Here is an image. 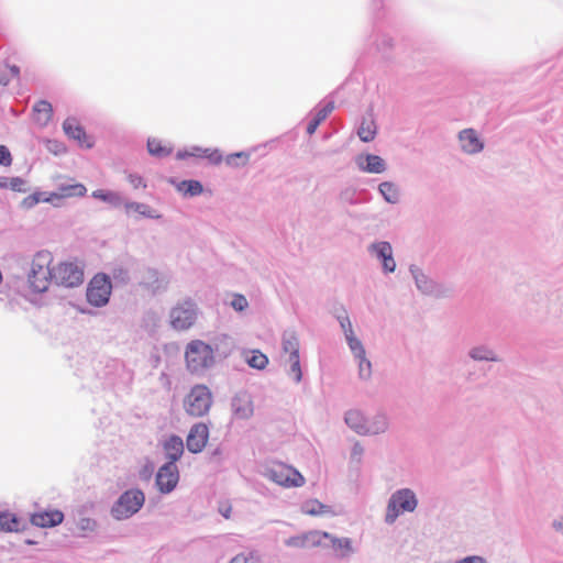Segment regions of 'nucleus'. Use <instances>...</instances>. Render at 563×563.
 <instances>
[{
	"mask_svg": "<svg viewBox=\"0 0 563 563\" xmlns=\"http://www.w3.org/2000/svg\"><path fill=\"white\" fill-rule=\"evenodd\" d=\"M128 180L132 185L133 188L137 189L140 187H146L144 179L139 174H129Z\"/></svg>",
	"mask_w": 563,
	"mask_h": 563,
	"instance_id": "obj_49",
	"label": "nucleus"
},
{
	"mask_svg": "<svg viewBox=\"0 0 563 563\" xmlns=\"http://www.w3.org/2000/svg\"><path fill=\"white\" fill-rule=\"evenodd\" d=\"M471 356L474 360H486V361H495L494 354L492 351L484 349H473L471 352Z\"/></svg>",
	"mask_w": 563,
	"mask_h": 563,
	"instance_id": "obj_44",
	"label": "nucleus"
},
{
	"mask_svg": "<svg viewBox=\"0 0 563 563\" xmlns=\"http://www.w3.org/2000/svg\"><path fill=\"white\" fill-rule=\"evenodd\" d=\"M53 282L58 286L74 288L84 282V272L74 263H60L55 267Z\"/></svg>",
	"mask_w": 563,
	"mask_h": 563,
	"instance_id": "obj_10",
	"label": "nucleus"
},
{
	"mask_svg": "<svg viewBox=\"0 0 563 563\" xmlns=\"http://www.w3.org/2000/svg\"><path fill=\"white\" fill-rule=\"evenodd\" d=\"M301 512L307 516L320 517V516H335L336 512L329 505H324L318 499H308L301 505Z\"/></svg>",
	"mask_w": 563,
	"mask_h": 563,
	"instance_id": "obj_19",
	"label": "nucleus"
},
{
	"mask_svg": "<svg viewBox=\"0 0 563 563\" xmlns=\"http://www.w3.org/2000/svg\"><path fill=\"white\" fill-rule=\"evenodd\" d=\"M358 358V366H360V374L362 377H368L371 374V362L366 360L365 356L357 357Z\"/></svg>",
	"mask_w": 563,
	"mask_h": 563,
	"instance_id": "obj_48",
	"label": "nucleus"
},
{
	"mask_svg": "<svg viewBox=\"0 0 563 563\" xmlns=\"http://www.w3.org/2000/svg\"><path fill=\"white\" fill-rule=\"evenodd\" d=\"M177 190L184 196L196 197L202 194L203 186L201 181L197 179H185L177 184Z\"/></svg>",
	"mask_w": 563,
	"mask_h": 563,
	"instance_id": "obj_31",
	"label": "nucleus"
},
{
	"mask_svg": "<svg viewBox=\"0 0 563 563\" xmlns=\"http://www.w3.org/2000/svg\"><path fill=\"white\" fill-rule=\"evenodd\" d=\"M373 251L377 257L382 260L383 267L386 272L391 273L396 268L395 260L393 258V250L388 242H379L372 245Z\"/></svg>",
	"mask_w": 563,
	"mask_h": 563,
	"instance_id": "obj_20",
	"label": "nucleus"
},
{
	"mask_svg": "<svg viewBox=\"0 0 563 563\" xmlns=\"http://www.w3.org/2000/svg\"><path fill=\"white\" fill-rule=\"evenodd\" d=\"M197 313V303L190 298L185 299L170 310V324L176 330H187L195 323Z\"/></svg>",
	"mask_w": 563,
	"mask_h": 563,
	"instance_id": "obj_9",
	"label": "nucleus"
},
{
	"mask_svg": "<svg viewBox=\"0 0 563 563\" xmlns=\"http://www.w3.org/2000/svg\"><path fill=\"white\" fill-rule=\"evenodd\" d=\"M283 352L288 355L286 360L290 365V375L299 383L302 378L299 360V341L294 333H286L283 338Z\"/></svg>",
	"mask_w": 563,
	"mask_h": 563,
	"instance_id": "obj_11",
	"label": "nucleus"
},
{
	"mask_svg": "<svg viewBox=\"0 0 563 563\" xmlns=\"http://www.w3.org/2000/svg\"><path fill=\"white\" fill-rule=\"evenodd\" d=\"M345 422L360 434H377L387 428L384 416H377L372 421H367L358 410H350L345 416Z\"/></svg>",
	"mask_w": 563,
	"mask_h": 563,
	"instance_id": "obj_7",
	"label": "nucleus"
},
{
	"mask_svg": "<svg viewBox=\"0 0 563 563\" xmlns=\"http://www.w3.org/2000/svg\"><path fill=\"white\" fill-rule=\"evenodd\" d=\"M355 453H356V454H362V453H363V451H362V450H355Z\"/></svg>",
	"mask_w": 563,
	"mask_h": 563,
	"instance_id": "obj_61",
	"label": "nucleus"
},
{
	"mask_svg": "<svg viewBox=\"0 0 563 563\" xmlns=\"http://www.w3.org/2000/svg\"><path fill=\"white\" fill-rule=\"evenodd\" d=\"M196 153L194 151V146L190 150H179L176 153L177 159H187L189 157H195Z\"/></svg>",
	"mask_w": 563,
	"mask_h": 563,
	"instance_id": "obj_50",
	"label": "nucleus"
},
{
	"mask_svg": "<svg viewBox=\"0 0 563 563\" xmlns=\"http://www.w3.org/2000/svg\"><path fill=\"white\" fill-rule=\"evenodd\" d=\"M52 260V254L48 251H40L34 255L27 273V283L33 292L46 291L49 283L53 282L55 267L49 266Z\"/></svg>",
	"mask_w": 563,
	"mask_h": 563,
	"instance_id": "obj_1",
	"label": "nucleus"
},
{
	"mask_svg": "<svg viewBox=\"0 0 563 563\" xmlns=\"http://www.w3.org/2000/svg\"><path fill=\"white\" fill-rule=\"evenodd\" d=\"M363 142H371L376 135V125L372 120H363L357 132Z\"/></svg>",
	"mask_w": 563,
	"mask_h": 563,
	"instance_id": "obj_35",
	"label": "nucleus"
},
{
	"mask_svg": "<svg viewBox=\"0 0 563 563\" xmlns=\"http://www.w3.org/2000/svg\"><path fill=\"white\" fill-rule=\"evenodd\" d=\"M213 402L212 393L203 384L194 385L184 399V408L191 417L206 416Z\"/></svg>",
	"mask_w": 563,
	"mask_h": 563,
	"instance_id": "obj_3",
	"label": "nucleus"
},
{
	"mask_svg": "<svg viewBox=\"0 0 563 563\" xmlns=\"http://www.w3.org/2000/svg\"><path fill=\"white\" fill-rule=\"evenodd\" d=\"M224 305L232 307L235 311H243L246 308V297L242 294H227L223 298Z\"/></svg>",
	"mask_w": 563,
	"mask_h": 563,
	"instance_id": "obj_36",
	"label": "nucleus"
},
{
	"mask_svg": "<svg viewBox=\"0 0 563 563\" xmlns=\"http://www.w3.org/2000/svg\"><path fill=\"white\" fill-rule=\"evenodd\" d=\"M91 197L103 201L110 205L113 208H120L124 206L126 201H124L123 196L119 191H113L109 189H96L92 191Z\"/></svg>",
	"mask_w": 563,
	"mask_h": 563,
	"instance_id": "obj_23",
	"label": "nucleus"
},
{
	"mask_svg": "<svg viewBox=\"0 0 563 563\" xmlns=\"http://www.w3.org/2000/svg\"><path fill=\"white\" fill-rule=\"evenodd\" d=\"M124 208L126 213L130 211L137 212L140 216L147 219H158L161 214L156 212V210L152 209L148 205L136 201H126L124 203Z\"/></svg>",
	"mask_w": 563,
	"mask_h": 563,
	"instance_id": "obj_30",
	"label": "nucleus"
},
{
	"mask_svg": "<svg viewBox=\"0 0 563 563\" xmlns=\"http://www.w3.org/2000/svg\"><path fill=\"white\" fill-rule=\"evenodd\" d=\"M10 69H11V73H12L13 75H15V76H18V75H19V73H20V68H19L18 66H15V65H14V66H12Z\"/></svg>",
	"mask_w": 563,
	"mask_h": 563,
	"instance_id": "obj_57",
	"label": "nucleus"
},
{
	"mask_svg": "<svg viewBox=\"0 0 563 563\" xmlns=\"http://www.w3.org/2000/svg\"><path fill=\"white\" fill-rule=\"evenodd\" d=\"M12 155L5 145H0V166L9 167L12 165Z\"/></svg>",
	"mask_w": 563,
	"mask_h": 563,
	"instance_id": "obj_45",
	"label": "nucleus"
},
{
	"mask_svg": "<svg viewBox=\"0 0 563 563\" xmlns=\"http://www.w3.org/2000/svg\"><path fill=\"white\" fill-rule=\"evenodd\" d=\"M219 511L225 518H230L231 505L228 501H223L219 505Z\"/></svg>",
	"mask_w": 563,
	"mask_h": 563,
	"instance_id": "obj_51",
	"label": "nucleus"
},
{
	"mask_svg": "<svg viewBox=\"0 0 563 563\" xmlns=\"http://www.w3.org/2000/svg\"><path fill=\"white\" fill-rule=\"evenodd\" d=\"M411 272H412V273H413V275H415V278H416V280H417L418 288L426 290V289L420 285V280H419L418 275H416V271H415V269H411Z\"/></svg>",
	"mask_w": 563,
	"mask_h": 563,
	"instance_id": "obj_56",
	"label": "nucleus"
},
{
	"mask_svg": "<svg viewBox=\"0 0 563 563\" xmlns=\"http://www.w3.org/2000/svg\"><path fill=\"white\" fill-rule=\"evenodd\" d=\"M459 563H485L482 556L473 555L461 560Z\"/></svg>",
	"mask_w": 563,
	"mask_h": 563,
	"instance_id": "obj_52",
	"label": "nucleus"
},
{
	"mask_svg": "<svg viewBox=\"0 0 563 563\" xmlns=\"http://www.w3.org/2000/svg\"><path fill=\"white\" fill-rule=\"evenodd\" d=\"M225 161V164L230 167H238L240 165H245L246 163V152L245 151H239L232 154H229L223 157Z\"/></svg>",
	"mask_w": 563,
	"mask_h": 563,
	"instance_id": "obj_41",
	"label": "nucleus"
},
{
	"mask_svg": "<svg viewBox=\"0 0 563 563\" xmlns=\"http://www.w3.org/2000/svg\"><path fill=\"white\" fill-rule=\"evenodd\" d=\"M232 420L246 419V390L238 391L231 398Z\"/></svg>",
	"mask_w": 563,
	"mask_h": 563,
	"instance_id": "obj_24",
	"label": "nucleus"
},
{
	"mask_svg": "<svg viewBox=\"0 0 563 563\" xmlns=\"http://www.w3.org/2000/svg\"><path fill=\"white\" fill-rule=\"evenodd\" d=\"M345 338L349 343L350 349L354 353L356 357L365 356V350L361 343V341L355 338L353 329H349L345 331Z\"/></svg>",
	"mask_w": 563,
	"mask_h": 563,
	"instance_id": "obj_37",
	"label": "nucleus"
},
{
	"mask_svg": "<svg viewBox=\"0 0 563 563\" xmlns=\"http://www.w3.org/2000/svg\"><path fill=\"white\" fill-rule=\"evenodd\" d=\"M0 188L8 189V177L0 176Z\"/></svg>",
	"mask_w": 563,
	"mask_h": 563,
	"instance_id": "obj_55",
	"label": "nucleus"
},
{
	"mask_svg": "<svg viewBox=\"0 0 563 563\" xmlns=\"http://www.w3.org/2000/svg\"><path fill=\"white\" fill-rule=\"evenodd\" d=\"M19 522L14 515L10 512H0V531H16Z\"/></svg>",
	"mask_w": 563,
	"mask_h": 563,
	"instance_id": "obj_38",
	"label": "nucleus"
},
{
	"mask_svg": "<svg viewBox=\"0 0 563 563\" xmlns=\"http://www.w3.org/2000/svg\"><path fill=\"white\" fill-rule=\"evenodd\" d=\"M379 191L386 199V201L395 203L398 201L399 194L398 189L391 183H383L379 185Z\"/></svg>",
	"mask_w": 563,
	"mask_h": 563,
	"instance_id": "obj_39",
	"label": "nucleus"
},
{
	"mask_svg": "<svg viewBox=\"0 0 563 563\" xmlns=\"http://www.w3.org/2000/svg\"><path fill=\"white\" fill-rule=\"evenodd\" d=\"M187 368L192 374H202L213 366V347L201 340L189 342L185 351Z\"/></svg>",
	"mask_w": 563,
	"mask_h": 563,
	"instance_id": "obj_2",
	"label": "nucleus"
},
{
	"mask_svg": "<svg viewBox=\"0 0 563 563\" xmlns=\"http://www.w3.org/2000/svg\"><path fill=\"white\" fill-rule=\"evenodd\" d=\"M112 294V282L108 274L98 273L88 283L86 299L89 305L101 308L108 305Z\"/></svg>",
	"mask_w": 563,
	"mask_h": 563,
	"instance_id": "obj_4",
	"label": "nucleus"
},
{
	"mask_svg": "<svg viewBox=\"0 0 563 563\" xmlns=\"http://www.w3.org/2000/svg\"><path fill=\"white\" fill-rule=\"evenodd\" d=\"M340 324H341V327H342V329H343V331H344V332H345L346 330H349V329H352L351 321H350L349 317H346V316H345V317L340 318Z\"/></svg>",
	"mask_w": 563,
	"mask_h": 563,
	"instance_id": "obj_53",
	"label": "nucleus"
},
{
	"mask_svg": "<svg viewBox=\"0 0 563 563\" xmlns=\"http://www.w3.org/2000/svg\"><path fill=\"white\" fill-rule=\"evenodd\" d=\"M286 544L294 548H307L305 533L289 538L286 541Z\"/></svg>",
	"mask_w": 563,
	"mask_h": 563,
	"instance_id": "obj_47",
	"label": "nucleus"
},
{
	"mask_svg": "<svg viewBox=\"0 0 563 563\" xmlns=\"http://www.w3.org/2000/svg\"><path fill=\"white\" fill-rule=\"evenodd\" d=\"M328 538H330V533L317 530L305 533L307 548L327 545L324 540H328Z\"/></svg>",
	"mask_w": 563,
	"mask_h": 563,
	"instance_id": "obj_34",
	"label": "nucleus"
},
{
	"mask_svg": "<svg viewBox=\"0 0 563 563\" xmlns=\"http://www.w3.org/2000/svg\"><path fill=\"white\" fill-rule=\"evenodd\" d=\"M58 194L55 199L70 198V197H84L87 192V188L80 184H62L58 187Z\"/></svg>",
	"mask_w": 563,
	"mask_h": 563,
	"instance_id": "obj_29",
	"label": "nucleus"
},
{
	"mask_svg": "<svg viewBox=\"0 0 563 563\" xmlns=\"http://www.w3.org/2000/svg\"><path fill=\"white\" fill-rule=\"evenodd\" d=\"M333 110V102H329L322 109H320L314 115V118L307 125V133L310 135L313 134L318 126L320 125V123L323 122Z\"/></svg>",
	"mask_w": 563,
	"mask_h": 563,
	"instance_id": "obj_32",
	"label": "nucleus"
},
{
	"mask_svg": "<svg viewBox=\"0 0 563 563\" xmlns=\"http://www.w3.org/2000/svg\"><path fill=\"white\" fill-rule=\"evenodd\" d=\"M268 364V357L262 352L254 350L252 356L249 357V366L256 369H264Z\"/></svg>",
	"mask_w": 563,
	"mask_h": 563,
	"instance_id": "obj_40",
	"label": "nucleus"
},
{
	"mask_svg": "<svg viewBox=\"0 0 563 563\" xmlns=\"http://www.w3.org/2000/svg\"><path fill=\"white\" fill-rule=\"evenodd\" d=\"M175 460H170L163 465L156 475V485L159 492L167 494L170 493L179 481L178 468L174 463Z\"/></svg>",
	"mask_w": 563,
	"mask_h": 563,
	"instance_id": "obj_13",
	"label": "nucleus"
},
{
	"mask_svg": "<svg viewBox=\"0 0 563 563\" xmlns=\"http://www.w3.org/2000/svg\"><path fill=\"white\" fill-rule=\"evenodd\" d=\"M164 457H181L184 453V441L177 434H170L162 442Z\"/></svg>",
	"mask_w": 563,
	"mask_h": 563,
	"instance_id": "obj_22",
	"label": "nucleus"
},
{
	"mask_svg": "<svg viewBox=\"0 0 563 563\" xmlns=\"http://www.w3.org/2000/svg\"><path fill=\"white\" fill-rule=\"evenodd\" d=\"M146 148L151 156L157 158L167 157L173 153V146L164 145L162 141L156 137L147 139Z\"/></svg>",
	"mask_w": 563,
	"mask_h": 563,
	"instance_id": "obj_28",
	"label": "nucleus"
},
{
	"mask_svg": "<svg viewBox=\"0 0 563 563\" xmlns=\"http://www.w3.org/2000/svg\"><path fill=\"white\" fill-rule=\"evenodd\" d=\"M55 197H57V192L47 194V192H43V191H35V192L29 195L27 197H25L21 201V208L25 209V210H30L42 201L48 202V203H54Z\"/></svg>",
	"mask_w": 563,
	"mask_h": 563,
	"instance_id": "obj_25",
	"label": "nucleus"
},
{
	"mask_svg": "<svg viewBox=\"0 0 563 563\" xmlns=\"http://www.w3.org/2000/svg\"><path fill=\"white\" fill-rule=\"evenodd\" d=\"M64 520V514L59 510H40L31 515L32 525L41 528L58 526Z\"/></svg>",
	"mask_w": 563,
	"mask_h": 563,
	"instance_id": "obj_16",
	"label": "nucleus"
},
{
	"mask_svg": "<svg viewBox=\"0 0 563 563\" xmlns=\"http://www.w3.org/2000/svg\"><path fill=\"white\" fill-rule=\"evenodd\" d=\"M46 148L48 152L53 153L54 155H62V154L66 153L65 144L57 140H47Z\"/></svg>",
	"mask_w": 563,
	"mask_h": 563,
	"instance_id": "obj_43",
	"label": "nucleus"
},
{
	"mask_svg": "<svg viewBox=\"0 0 563 563\" xmlns=\"http://www.w3.org/2000/svg\"><path fill=\"white\" fill-rule=\"evenodd\" d=\"M230 563H246V556L244 554H238Z\"/></svg>",
	"mask_w": 563,
	"mask_h": 563,
	"instance_id": "obj_54",
	"label": "nucleus"
},
{
	"mask_svg": "<svg viewBox=\"0 0 563 563\" xmlns=\"http://www.w3.org/2000/svg\"><path fill=\"white\" fill-rule=\"evenodd\" d=\"M64 133L79 143L80 146L91 148L93 143L88 141V135L82 125H80L75 118H67L63 122Z\"/></svg>",
	"mask_w": 563,
	"mask_h": 563,
	"instance_id": "obj_15",
	"label": "nucleus"
},
{
	"mask_svg": "<svg viewBox=\"0 0 563 563\" xmlns=\"http://www.w3.org/2000/svg\"><path fill=\"white\" fill-rule=\"evenodd\" d=\"M328 540L332 549L342 556L347 555L352 551V542L349 538H335L330 534Z\"/></svg>",
	"mask_w": 563,
	"mask_h": 563,
	"instance_id": "obj_33",
	"label": "nucleus"
},
{
	"mask_svg": "<svg viewBox=\"0 0 563 563\" xmlns=\"http://www.w3.org/2000/svg\"><path fill=\"white\" fill-rule=\"evenodd\" d=\"M358 167L367 173L380 174L385 170V163L377 155H361L356 159Z\"/></svg>",
	"mask_w": 563,
	"mask_h": 563,
	"instance_id": "obj_21",
	"label": "nucleus"
},
{
	"mask_svg": "<svg viewBox=\"0 0 563 563\" xmlns=\"http://www.w3.org/2000/svg\"><path fill=\"white\" fill-rule=\"evenodd\" d=\"M459 140L462 150L468 154H475L483 150L484 144L473 129H465L460 132Z\"/></svg>",
	"mask_w": 563,
	"mask_h": 563,
	"instance_id": "obj_18",
	"label": "nucleus"
},
{
	"mask_svg": "<svg viewBox=\"0 0 563 563\" xmlns=\"http://www.w3.org/2000/svg\"><path fill=\"white\" fill-rule=\"evenodd\" d=\"M194 151L196 153L195 157L197 158H205L208 161L210 165H220L223 162V154L222 152L214 147H201V146H194Z\"/></svg>",
	"mask_w": 563,
	"mask_h": 563,
	"instance_id": "obj_27",
	"label": "nucleus"
},
{
	"mask_svg": "<svg viewBox=\"0 0 563 563\" xmlns=\"http://www.w3.org/2000/svg\"><path fill=\"white\" fill-rule=\"evenodd\" d=\"M33 112L35 122L45 126L52 119L53 108L48 101L40 100L34 104Z\"/></svg>",
	"mask_w": 563,
	"mask_h": 563,
	"instance_id": "obj_26",
	"label": "nucleus"
},
{
	"mask_svg": "<svg viewBox=\"0 0 563 563\" xmlns=\"http://www.w3.org/2000/svg\"><path fill=\"white\" fill-rule=\"evenodd\" d=\"M417 498L412 490L408 488L399 489L394 493L388 501L386 511V521L395 522L398 516L405 511H413L417 507Z\"/></svg>",
	"mask_w": 563,
	"mask_h": 563,
	"instance_id": "obj_6",
	"label": "nucleus"
},
{
	"mask_svg": "<svg viewBox=\"0 0 563 563\" xmlns=\"http://www.w3.org/2000/svg\"><path fill=\"white\" fill-rule=\"evenodd\" d=\"M209 438V429L202 422L195 423L187 435L186 445L189 452L200 453L207 444Z\"/></svg>",
	"mask_w": 563,
	"mask_h": 563,
	"instance_id": "obj_14",
	"label": "nucleus"
},
{
	"mask_svg": "<svg viewBox=\"0 0 563 563\" xmlns=\"http://www.w3.org/2000/svg\"><path fill=\"white\" fill-rule=\"evenodd\" d=\"M169 278L156 268L143 267L140 275V285L153 294L159 292L167 288Z\"/></svg>",
	"mask_w": 563,
	"mask_h": 563,
	"instance_id": "obj_12",
	"label": "nucleus"
},
{
	"mask_svg": "<svg viewBox=\"0 0 563 563\" xmlns=\"http://www.w3.org/2000/svg\"><path fill=\"white\" fill-rule=\"evenodd\" d=\"M555 528L563 533V521L555 523Z\"/></svg>",
	"mask_w": 563,
	"mask_h": 563,
	"instance_id": "obj_58",
	"label": "nucleus"
},
{
	"mask_svg": "<svg viewBox=\"0 0 563 563\" xmlns=\"http://www.w3.org/2000/svg\"><path fill=\"white\" fill-rule=\"evenodd\" d=\"M210 345L213 347L214 356L227 358L235 349L236 342L233 336L221 333L213 336Z\"/></svg>",
	"mask_w": 563,
	"mask_h": 563,
	"instance_id": "obj_17",
	"label": "nucleus"
},
{
	"mask_svg": "<svg viewBox=\"0 0 563 563\" xmlns=\"http://www.w3.org/2000/svg\"><path fill=\"white\" fill-rule=\"evenodd\" d=\"M8 188L16 192H26V181L22 177H8Z\"/></svg>",
	"mask_w": 563,
	"mask_h": 563,
	"instance_id": "obj_42",
	"label": "nucleus"
},
{
	"mask_svg": "<svg viewBox=\"0 0 563 563\" xmlns=\"http://www.w3.org/2000/svg\"><path fill=\"white\" fill-rule=\"evenodd\" d=\"M113 278L120 283L126 284L130 280L129 272L124 267H115L112 271Z\"/></svg>",
	"mask_w": 563,
	"mask_h": 563,
	"instance_id": "obj_46",
	"label": "nucleus"
},
{
	"mask_svg": "<svg viewBox=\"0 0 563 563\" xmlns=\"http://www.w3.org/2000/svg\"><path fill=\"white\" fill-rule=\"evenodd\" d=\"M145 496L140 489H129L124 492L111 509L115 519H128L136 514L144 505Z\"/></svg>",
	"mask_w": 563,
	"mask_h": 563,
	"instance_id": "obj_5",
	"label": "nucleus"
},
{
	"mask_svg": "<svg viewBox=\"0 0 563 563\" xmlns=\"http://www.w3.org/2000/svg\"><path fill=\"white\" fill-rule=\"evenodd\" d=\"M267 477L284 487H299L303 485V476L292 466L277 461L267 471Z\"/></svg>",
	"mask_w": 563,
	"mask_h": 563,
	"instance_id": "obj_8",
	"label": "nucleus"
},
{
	"mask_svg": "<svg viewBox=\"0 0 563 563\" xmlns=\"http://www.w3.org/2000/svg\"><path fill=\"white\" fill-rule=\"evenodd\" d=\"M80 312H81V313H90V311H89V310H85V309H80Z\"/></svg>",
	"mask_w": 563,
	"mask_h": 563,
	"instance_id": "obj_60",
	"label": "nucleus"
},
{
	"mask_svg": "<svg viewBox=\"0 0 563 563\" xmlns=\"http://www.w3.org/2000/svg\"><path fill=\"white\" fill-rule=\"evenodd\" d=\"M241 355L246 357V349H241Z\"/></svg>",
	"mask_w": 563,
	"mask_h": 563,
	"instance_id": "obj_59",
	"label": "nucleus"
}]
</instances>
